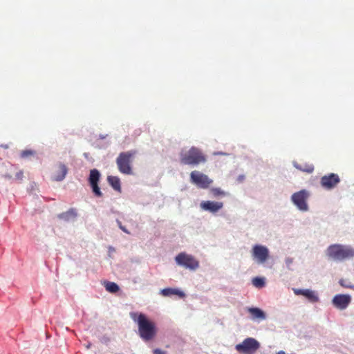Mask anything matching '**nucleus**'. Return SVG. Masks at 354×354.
I'll return each mask as SVG.
<instances>
[{
    "label": "nucleus",
    "instance_id": "nucleus-27",
    "mask_svg": "<svg viewBox=\"0 0 354 354\" xmlns=\"http://www.w3.org/2000/svg\"><path fill=\"white\" fill-rule=\"evenodd\" d=\"M153 354H167L166 351H162L159 348H156L153 351Z\"/></svg>",
    "mask_w": 354,
    "mask_h": 354
},
{
    "label": "nucleus",
    "instance_id": "nucleus-1",
    "mask_svg": "<svg viewBox=\"0 0 354 354\" xmlns=\"http://www.w3.org/2000/svg\"><path fill=\"white\" fill-rule=\"evenodd\" d=\"M131 317L138 324V334L140 338L148 342L153 339L157 334V328L154 322L149 320L142 313H131Z\"/></svg>",
    "mask_w": 354,
    "mask_h": 354
},
{
    "label": "nucleus",
    "instance_id": "nucleus-2",
    "mask_svg": "<svg viewBox=\"0 0 354 354\" xmlns=\"http://www.w3.org/2000/svg\"><path fill=\"white\" fill-rule=\"evenodd\" d=\"M326 254L335 261H344L354 257V248L350 245L333 244L326 250Z\"/></svg>",
    "mask_w": 354,
    "mask_h": 354
},
{
    "label": "nucleus",
    "instance_id": "nucleus-13",
    "mask_svg": "<svg viewBox=\"0 0 354 354\" xmlns=\"http://www.w3.org/2000/svg\"><path fill=\"white\" fill-rule=\"evenodd\" d=\"M200 206L205 211H207L211 213H216L223 208V203L218 201H205L201 203Z\"/></svg>",
    "mask_w": 354,
    "mask_h": 354
},
{
    "label": "nucleus",
    "instance_id": "nucleus-21",
    "mask_svg": "<svg viewBox=\"0 0 354 354\" xmlns=\"http://www.w3.org/2000/svg\"><path fill=\"white\" fill-rule=\"evenodd\" d=\"M104 287L106 290L111 293L117 292L120 288L118 285L114 282L106 281L104 283Z\"/></svg>",
    "mask_w": 354,
    "mask_h": 354
},
{
    "label": "nucleus",
    "instance_id": "nucleus-15",
    "mask_svg": "<svg viewBox=\"0 0 354 354\" xmlns=\"http://www.w3.org/2000/svg\"><path fill=\"white\" fill-rule=\"evenodd\" d=\"M68 169L66 166L64 164L59 162L57 165V171H56V174L53 177V180L55 181L63 180L65 178Z\"/></svg>",
    "mask_w": 354,
    "mask_h": 354
},
{
    "label": "nucleus",
    "instance_id": "nucleus-25",
    "mask_svg": "<svg viewBox=\"0 0 354 354\" xmlns=\"http://www.w3.org/2000/svg\"><path fill=\"white\" fill-rule=\"evenodd\" d=\"M118 225H119V227L125 233L127 234H130V232L127 230V228L124 226L122 225V223L120 221H118Z\"/></svg>",
    "mask_w": 354,
    "mask_h": 354
},
{
    "label": "nucleus",
    "instance_id": "nucleus-17",
    "mask_svg": "<svg viewBox=\"0 0 354 354\" xmlns=\"http://www.w3.org/2000/svg\"><path fill=\"white\" fill-rule=\"evenodd\" d=\"M160 293L164 297H169L171 295H178L180 297H183L185 296L184 292H183L182 291L178 289L171 288L162 289Z\"/></svg>",
    "mask_w": 354,
    "mask_h": 354
},
{
    "label": "nucleus",
    "instance_id": "nucleus-3",
    "mask_svg": "<svg viewBox=\"0 0 354 354\" xmlns=\"http://www.w3.org/2000/svg\"><path fill=\"white\" fill-rule=\"evenodd\" d=\"M180 162L184 165H196L205 162L206 157L199 149L192 147L187 153L181 154Z\"/></svg>",
    "mask_w": 354,
    "mask_h": 354
},
{
    "label": "nucleus",
    "instance_id": "nucleus-12",
    "mask_svg": "<svg viewBox=\"0 0 354 354\" xmlns=\"http://www.w3.org/2000/svg\"><path fill=\"white\" fill-rule=\"evenodd\" d=\"M351 301V297L349 295H336L333 300L332 303L333 306L339 309L344 310L346 309Z\"/></svg>",
    "mask_w": 354,
    "mask_h": 354
},
{
    "label": "nucleus",
    "instance_id": "nucleus-18",
    "mask_svg": "<svg viewBox=\"0 0 354 354\" xmlns=\"http://www.w3.org/2000/svg\"><path fill=\"white\" fill-rule=\"evenodd\" d=\"M109 184L116 191L121 192L120 180L118 176H109L107 177Z\"/></svg>",
    "mask_w": 354,
    "mask_h": 354
},
{
    "label": "nucleus",
    "instance_id": "nucleus-14",
    "mask_svg": "<svg viewBox=\"0 0 354 354\" xmlns=\"http://www.w3.org/2000/svg\"><path fill=\"white\" fill-rule=\"evenodd\" d=\"M294 293L296 295H302L305 297L310 302L315 303L319 301V297L316 292L310 289H293Z\"/></svg>",
    "mask_w": 354,
    "mask_h": 354
},
{
    "label": "nucleus",
    "instance_id": "nucleus-5",
    "mask_svg": "<svg viewBox=\"0 0 354 354\" xmlns=\"http://www.w3.org/2000/svg\"><path fill=\"white\" fill-rule=\"evenodd\" d=\"M176 263L186 269L194 271L199 268V261L192 254L180 252L175 257Z\"/></svg>",
    "mask_w": 354,
    "mask_h": 354
},
{
    "label": "nucleus",
    "instance_id": "nucleus-28",
    "mask_svg": "<svg viewBox=\"0 0 354 354\" xmlns=\"http://www.w3.org/2000/svg\"><path fill=\"white\" fill-rule=\"evenodd\" d=\"M293 263V259L290 257H287L286 259V263L288 267H289Z\"/></svg>",
    "mask_w": 354,
    "mask_h": 354
},
{
    "label": "nucleus",
    "instance_id": "nucleus-19",
    "mask_svg": "<svg viewBox=\"0 0 354 354\" xmlns=\"http://www.w3.org/2000/svg\"><path fill=\"white\" fill-rule=\"evenodd\" d=\"M248 312L252 317V319H265L266 315L263 310L258 308H249L248 309Z\"/></svg>",
    "mask_w": 354,
    "mask_h": 354
},
{
    "label": "nucleus",
    "instance_id": "nucleus-23",
    "mask_svg": "<svg viewBox=\"0 0 354 354\" xmlns=\"http://www.w3.org/2000/svg\"><path fill=\"white\" fill-rule=\"evenodd\" d=\"M210 192L214 197H218L219 196H224L227 195L226 192L218 187L211 189Z\"/></svg>",
    "mask_w": 354,
    "mask_h": 354
},
{
    "label": "nucleus",
    "instance_id": "nucleus-9",
    "mask_svg": "<svg viewBox=\"0 0 354 354\" xmlns=\"http://www.w3.org/2000/svg\"><path fill=\"white\" fill-rule=\"evenodd\" d=\"M308 197V192L303 189L294 193L291 198L293 203L301 211H307L308 209V204L306 203Z\"/></svg>",
    "mask_w": 354,
    "mask_h": 354
},
{
    "label": "nucleus",
    "instance_id": "nucleus-16",
    "mask_svg": "<svg viewBox=\"0 0 354 354\" xmlns=\"http://www.w3.org/2000/svg\"><path fill=\"white\" fill-rule=\"evenodd\" d=\"M77 216V211L74 208H71L68 211L57 215V218L64 221H70Z\"/></svg>",
    "mask_w": 354,
    "mask_h": 354
},
{
    "label": "nucleus",
    "instance_id": "nucleus-31",
    "mask_svg": "<svg viewBox=\"0 0 354 354\" xmlns=\"http://www.w3.org/2000/svg\"><path fill=\"white\" fill-rule=\"evenodd\" d=\"M277 354H286L284 351H279L278 353H277Z\"/></svg>",
    "mask_w": 354,
    "mask_h": 354
},
{
    "label": "nucleus",
    "instance_id": "nucleus-8",
    "mask_svg": "<svg viewBox=\"0 0 354 354\" xmlns=\"http://www.w3.org/2000/svg\"><path fill=\"white\" fill-rule=\"evenodd\" d=\"M252 256L258 263L263 264L269 258V250L264 245H254L252 250Z\"/></svg>",
    "mask_w": 354,
    "mask_h": 354
},
{
    "label": "nucleus",
    "instance_id": "nucleus-24",
    "mask_svg": "<svg viewBox=\"0 0 354 354\" xmlns=\"http://www.w3.org/2000/svg\"><path fill=\"white\" fill-rule=\"evenodd\" d=\"M35 154V151L32 150H24L21 153V157L23 158H28L30 156H33Z\"/></svg>",
    "mask_w": 354,
    "mask_h": 354
},
{
    "label": "nucleus",
    "instance_id": "nucleus-6",
    "mask_svg": "<svg viewBox=\"0 0 354 354\" xmlns=\"http://www.w3.org/2000/svg\"><path fill=\"white\" fill-rule=\"evenodd\" d=\"M260 347V344L252 337L245 339L242 343L236 344V350L241 354H254Z\"/></svg>",
    "mask_w": 354,
    "mask_h": 354
},
{
    "label": "nucleus",
    "instance_id": "nucleus-4",
    "mask_svg": "<svg viewBox=\"0 0 354 354\" xmlns=\"http://www.w3.org/2000/svg\"><path fill=\"white\" fill-rule=\"evenodd\" d=\"M135 154L133 151L122 152L116 159V163L120 172L124 174L130 175L132 174L131 162Z\"/></svg>",
    "mask_w": 354,
    "mask_h": 354
},
{
    "label": "nucleus",
    "instance_id": "nucleus-26",
    "mask_svg": "<svg viewBox=\"0 0 354 354\" xmlns=\"http://www.w3.org/2000/svg\"><path fill=\"white\" fill-rule=\"evenodd\" d=\"M118 225H119V227L125 233L127 234H130V232L127 230V228L124 226L122 225V223L120 221H118Z\"/></svg>",
    "mask_w": 354,
    "mask_h": 354
},
{
    "label": "nucleus",
    "instance_id": "nucleus-29",
    "mask_svg": "<svg viewBox=\"0 0 354 354\" xmlns=\"http://www.w3.org/2000/svg\"><path fill=\"white\" fill-rule=\"evenodd\" d=\"M16 178H17L18 180H22V178H23V172L21 171L17 172L16 174Z\"/></svg>",
    "mask_w": 354,
    "mask_h": 354
},
{
    "label": "nucleus",
    "instance_id": "nucleus-10",
    "mask_svg": "<svg viewBox=\"0 0 354 354\" xmlns=\"http://www.w3.org/2000/svg\"><path fill=\"white\" fill-rule=\"evenodd\" d=\"M100 178V174L97 169H93L90 171L88 181L92 188L93 192L96 196L98 197H101L102 196V193L101 192L100 189L98 186Z\"/></svg>",
    "mask_w": 354,
    "mask_h": 354
},
{
    "label": "nucleus",
    "instance_id": "nucleus-30",
    "mask_svg": "<svg viewBox=\"0 0 354 354\" xmlns=\"http://www.w3.org/2000/svg\"><path fill=\"white\" fill-rule=\"evenodd\" d=\"M345 287L354 290V285H353V286H345Z\"/></svg>",
    "mask_w": 354,
    "mask_h": 354
},
{
    "label": "nucleus",
    "instance_id": "nucleus-22",
    "mask_svg": "<svg viewBox=\"0 0 354 354\" xmlns=\"http://www.w3.org/2000/svg\"><path fill=\"white\" fill-rule=\"evenodd\" d=\"M252 284L254 286H255L257 288H263L266 285L265 279L263 277H254L252 279Z\"/></svg>",
    "mask_w": 354,
    "mask_h": 354
},
{
    "label": "nucleus",
    "instance_id": "nucleus-7",
    "mask_svg": "<svg viewBox=\"0 0 354 354\" xmlns=\"http://www.w3.org/2000/svg\"><path fill=\"white\" fill-rule=\"evenodd\" d=\"M190 180L197 187L203 189H207L212 183V180L208 176L198 171H193L190 174Z\"/></svg>",
    "mask_w": 354,
    "mask_h": 354
},
{
    "label": "nucleus",
    "instance_id": "nucleus-20",
    "mask_svg": "<svg viewBox=\"0 0 354 354\" xmlns=\"http://www.w3.org/2000/svg\"><path fill=\"white\" fill-rule=\"evenodd\" d=\"M294 166L299 170L310 174L314 171V166L312 164H304V165H299L297 162L294 163Z\"/></svg>",
    "mask_w": 354,
    "mask_h": 354
},
{
    "label": "nucleus",
    "instance_id": "nucleus-11",
    "mask_svg": "<svg viewBox=\"0 0 354 354\" xmlns=\"http://www.w3.org/2000/svg\"><path fill=\"white\" fill-rule=\"evenodd\" d=\"M339 182V176L333 173L322 176L320 180L321 185L327 189L335 188Z\"/></svg>",
    "mask_w": 354,
    "mask_h": 354
}]
</instances>
